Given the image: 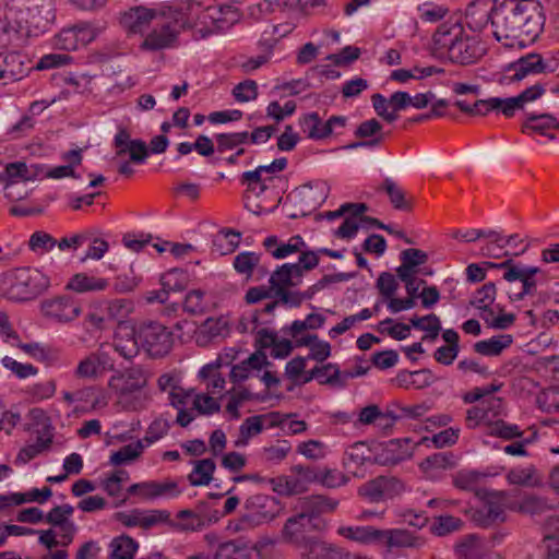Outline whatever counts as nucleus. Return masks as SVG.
Segmentation results:
<instances>
[{
	"label": "nucleus",
	"instance_id": "de8ad7c7",
	"mask_svg": "<svg viewBox=\"0 0 559 559\" xmlns=\"http://www.w3.org/2000/svg\"><path fill=\"white\" fill-rule=\"evenodd\" d=\"M463 526V521L453 515L436 516L430 526V532L436 536H447L453 532L460 531Z\"/></svg>",
	"mask_w": 559,
	"mask_h": 559
},
{
	"label": "nucleus",
	"instance_id": "7c9ffc66",
	"mask_svg": "<svg viewBox=\"0 0 559 559\" xmlns=\"http://www.w3.org/2000/svg\"><path fill=\"white\" fill-rule=\"evenodd\" d=\"M108 280L96 277L86 273L74 274L66 285L67 290L78 294L102 292L108 287Z\"/></svg>",
	"mask_w": 559,
	"mask_h": 559
},
{
	"label": "nucleus",
	"instance_id": "774afa93",
	"mask_svg": "<svg viewBox=\"0 0 559 559\" xmlns=\"http://www.w3.org/2000/svg\"><path fill=\"white\" fill-rule=\"evenodd\" d=\"M451 455L445 453H435L430 456H427L420 464L419 467L425 472L429 473L435 469H445L449 466H452Z\"/></svg>",
	"mask_w": 559,
	"mask_h": 559
},
{
	"label": "nucleus",
	"instance_id": "338daca9",
	"mask_svg": "<svg viewBox=\"0 0 559 559\" xmlns=\"http://www.w3.org/2000/svg\"><path fill=\"white\" fill-rule=\"evenodd\" d=\"M348 481V477L341 472L335 469L320 471L318 468V479L316 483H320L326 488H336L345 485Z\"/></svg>",
	"mask_w": 559,
	"mask_h": 559
},
{
	"label": "nucleus",
	"instance_id": "6ab92c4d",
	"mask_svg": "<svg viewBox=\"0 0 559 559\" xmlns=\"http://www.w3.org/2000/svg\"><path fill=\"white\" fill-rule=\"evenodd\" d=\"M463 26L460 23L439 25L432 36L431 53L437 58H447L457 38L463 35Z\"/></svg>",
	"mask_w": 559,
	"mask_h": 559
},
{
	"label": "nucleus",
	"instance_id": "473e14b6",
	"mask_svg": "<svg viewBox=\"0 0 559 559\" xmlns=\"http://www.w3.org/2000/svg\"><path fill=\"white\" fill-rule=\"evenodd\" d=\"M331 352H310L307 357L297 356L287 362L285 368V374L288 379L296 383H302V379L308 372H305L306 362L309 359L317 360L318 362H323L329 356Z\"/></svg>",
	"mask_w": 559,
	"mask_h": 559
},
{
	"label": "nucleus",
	"instance_id": "37998d69",
	"mask_svg": "<svg viewBox=\"0 0 559 559\" xmlns=\"http://www.w3.org/2000/svg\"><path fill=\"white\" fill-rule=\"evenodd\" d=\"M459 559H484L483 547L475 535H467L455 545Z\"/></svg>",
	"mask_w": 559,
	"mask_h": 559
},
{
	"label": "nucleus",
	"instance_id": "a878e982",
	"mask_svg": "<svg viewBox=\"0 0 559 559\" xmlns=\"http://www.w3.org/2000/svg\"><path fill=\"white\" fill-rule=\"evenodd\" d=\"M7 46L11 47V50L5 52L2 60V80L11 82L19 81L24 78L29 70L25 63L26 56L22 55V48H14L8 44ZM3 84H7V82H3Z\"/></svg>",
	"mask_w": 559,
	"mask_h": 559
},
{
	"label": "nucleus",
	"instance_id": "aec40b11",
	"mask_svg": "<svg viewBox=\"0 0 559 559\" xmlns=\"http://www.w3.org/2000/svg\"><path fill=\"white\" fill-rule=\"evenodd\" d=\"M338 506V501L323 495H311L300 500V509L305 512L320 530H324L326 524L321 519V514L333 512Z\"/></svg>",
	"mask_w": 559,
	"mask_h": 559
},
{
	"label": "nucleus",
	"instance_id": "a18cd8bd",
	"mask_svg": "<svg viewBox=\"0 0 559 559\" xmlns=\"http://www.w3.org/2000/svg\"><path fill=\"white\" fill-rule=\"evenodd\" d=\"M261 254L245 251L234 258L233 266L238 274L245 275L247 280L252 277L253 270L258 267Z\"/></svg>",
	"mask_w": 559,
	"mask_h": 559
},
{
	"label": "nucleus",
	"instance_id": "c85d7f7f",
	"mask_svg": "<svg viewBox=\"0 0 559 559\" xmlns=\"http://www.w3.org/2000/svg\"><path fill=\"white\" fill-rule=\"evenodd\" d=\"M337 533L356 543L362 545H381V537L383 536L382 530L373 526H341Z\"/></svg>",
	"mask_w": 559,
	"mask_h": 559
},
{
	"label": "nucleus",
	"instance_id": "603ef678",
	"mask_svg": "<svg viewBox=\"0 0 559 559\" xmlns=\"http://www.w3.org/2000/svg\"><path fill=\"white\" fill-rule=\"evenodd\" d=\"M160 282L162 287H164L168 293L181 292L186 288L187 275L182 270L173 269L163 274Z\"/></svg>",
	"mask_w": 559,
	"mask_h": 559
},
{
	"label": "nucleus",
	"instance_id": "0eeeda50",
	"mask_svg": "<svg viewBox=\"0 0 559 559\" xmlns=\"http://www.w3.org/2000/svg\"><path fill=\"white\" fill-rule=\"evenodd\" d=\"M485 265L490 269L504 270L503 278L508 282L520 281L522 283V290L518 294L510 295L512 301L523 300L526 296L536 293L537 280L535 275L542 272L539 267L523 265L514 262L513 259H507L501 263L485 262Z\"/></svg>",
	"mask_w": 559,
	"mask_h": 559
},
{
	"label": "nucleus",
	"instance_id": "ea45409f",
	"mask_svg": "<svg viewBox=\"0 0 559 559\" xmlns=\"http://www.w3.org/2000/svg\"><path fill=\"white\" fill-rule=\"evenodd\" d=\"M216 464L213 459H203L194 462L192 472L188 475V480L192 486H206L213 479Z\"/></svg>",
	"mask_w": 559,
	"mask_h": 559
},
{
	"label": "nucleus",
	"instance_id": "412c9836",
	"mask_svg": "<svg viewBox=\"0 0 559 559\" xmlns=\"http://www.w3.org/2000/svg\"><path fill=\"white\" fill-rule=\"evenodd\" d=\"M326 195H316L313 188L310 185H304L293 191L289 199L294 202V206L298 207V211L289 214L290 218L304 217L310 215L321 203L325 200Z\"/></svg>",
	"mask_w": 559,
	"mask_h": 559
},
{
	"label": "nucleus",
	"instance_id": "052dcab7",
	"mask_svg": "<svg viewBox=\"0 0 559 559\" xmlns=\"http://www.w3.org/2000/svg\"><path fill=\"white\" fill-rule=\"evenodd\" d=\"M417 11L419 12V17L424 22L430 23L441 21L449 13V9L447 7L433 4L430 2H425L418 5Z\"/></svg>",
	"mask_w": 559,
	"mask_h": 559
},
{
	"label": "nucleus",
	"instance_id": "4be33fe9",
	"mask_svg": "<svg viewBox=\"0 0 559 559\" xmlns=\"http://www.w3.org/2000/svg\"><path fill=\"white\" fill-rule=\"evenodd\" d=\"M300 557L301 559H350L352 554L337 545L314 537L300 550Z\"/></svg>",
	"mask_w": 559,
	"mask_h": 559
},
{
	"label": "nucleus",
	"instance_id": "f704fd0d",
	"mask_svg": "<svg viewBox=\"0 0 559 559\" xmlns=\"http://www.w3.org/2000/svg\"><path fill=\"white\" fill-rule=\"evenodd\" d=\"M299 126L302 132L312 140H323L331 135V129L318 112H309L300 117Z\"/></svg>",
	"mask_w": 559,
	"mask_h": 559
},
{
	"label": "nucleus",
	"instance_id": "f3484780",
	"mask_svg": "<svg viewBox=\"0 0 559 559\" xmlns=\"http://www.w3.org/2000/svg\"><path fill=\"white\" fill-rule=\"evenodd\" d=\"M29 37L49 31L56 20L53 0H28Z\"/></svg>",
	"mask_w": 559,
	"mask_h": 559
},
{
	"label": "nucleus",
	"instance_id": "8fccbe9b",
	"mask_svg": "<svg viewBox=\"0 0 559 559\" xmlns=\"http://www.w3.org/2000/svg\"><path fill=\"white\" fill-rule=\"evenodd\" d=\"M52 443V436L49 435L47 437L38 436L36 442L25 448L21 449L16 461H21L22 463H27L34 457H36L41 452L48 450Z\"/></svg>",
	"mask_w": 559,
	"mask_h": 559
},
{
	"label": "nucleus",
	"instance_id": "0e129e2a",
	"mask_svg": "<svg viewBox=\"0 0 559 559\" xmlns=\"http://www.w3.org/2000/svg\"><path fill=\"white\" fill-rule=\"evenodd\" d=\"M299 253L298 262L293 264L295 267L298 266L299 275L302 278L306 272H309L318 266L320 261V252H318V250L314 251L308 248H302Z\"/></svg>",
	"mask_w": 559,
	"mask_h": 559
},
{
	"label": "nucleus",
	"instance_id": "4c0bfd02",
	"mask_svg": "<svg viewBox=\"0 0 559 559\" xmlns=\"http://www.w3.org/2000/svg\"><path fill=\"white\" fill-rule=\"evenodd\" d=\"M559 122L556 117L549 114L542 115H528L526 120L522 126L523 132H536L543 135L549 136L550 139H555L554 134H548L546 131L549 129H558Z\"/></svg>",
	"mask_w": 559,
	"mask_h": 559
},
{
	"label": "nucleus",
	"instance_id": "6e6552de",
	"mask_svg": "<svg viewBox=\"0 0 559 559\" xmlns=\"http://www.w3.org/2000/svg\"><path fill=\"white\" fill-rule=\"evenodd\" d=\"M406 491V484L395 476H377L358 487L357 493L370 503L393 500Z\"/></svg>",
	"mask_w": 559,
	"mask_h": 559
},
{
	"label": "nucleus",
	"instance_id": "864d4df0",
	"mask_svg": "<svg viewBox=\"0 0 559 559\" xmlns=\"http://www.w3.org/2000/svg\"><path fill=\"white\" fill-rule=\"evenodd\" d=\"M485 476L477 471H461L453 476V485L462 490H476L477 485Z\"/></svg>",
	"mask_w": 559,
	"mask_h": 559
},
{
	"label": "nucleus",
	"instance_id": "f03ea898",
	"mask_svg": "<svg viewBox=\"0 0 559 559\" xmlns=\"http://www.w3.org/2000/svg\"><path fill=\"white\" fill-rule=\"evenodd\" d=\"M493 28L498 41L513 47L534 43L544 29L545 14L543 5L536 0H504L496 4L486 17Z\"/></svg>",
	"mask_w": 559,
	"mask_h": 559
},
{
	"label": "nucleus",
	"instance_id": "ddd939ff",
	"mask_svg": "<svg viewBox=\"0 0 559 559\" xmlns=\"http://www.w3.org/2000/svg\"><path fill=\"white\" fill-rule=\"evenodd\" d=\"M222 518L221 511L215 503L207 500L199 501L193 509H185L177 513V519L187 520L180 524L183 531H201Z\"/></svg>",
	"mask_w": 559,
	"mask_h": 559
},
{
	"label": "nucleus",
	"instance_id": "69168bd1",
	"mask_svg": "<svg viewBox=\"0 0 559 559\" xmlns=\"http://www.w3.org/2000/svg\"><path fill=\"white\" fill-rule=\"evenodd\" d=\"M53 46L60 50L72 51L79 48L74 27L63 28L53 38Z\"/></svg>",
	"mask_w": 559,
	"mask_h": 559
},
{
	"label": "nucleus",
	"instance_id": "79ce46f5",
	"mask_svg": "<svg viewBox=\"0 0 559 559\" xmlns=\"http://www.w3.org/2000/svg\"><path fill=\"white\" fill-rule=\"evenodd\" d=\"M264 416L254 415L246 418L239 427V436L235 441L236 447H245L249 439L263 430Z\"/></svg>",
	"mask_w": 559,
	"mask_h": 559
},
{
	"label": "nucleus",
	"instance_id": "9d476101",
	"mask_svg": "<svg viewBox=\"0 0 559 559\" xmlns=\"http://www.w3.org/2000/svg\"><path fill=\"white\" fill-rule=\"evenodd\" d=\"M476 495L484 500L481 507L472 510L471 519L477 526L489 527L506 521L504 500L507 493L504 491L481 489L476 490Z\"/></svg>",
	"mask_w": 559,
	"mask_h": 559
},
{
	"label": "nucleus",
	"instance_id": "9b49d317",
	"mask_svg": "<svg viewBox=\"0 0 559 559\" xmlns=\"http://www.w3.org/2000/svg\"><path fill=\"white\" fill-rule=\"evenodd\" d=\"M40 312L56 323H68L75 320L82 312L80 302L71 296L60 295L46 298L40 302Z\"/></svg>",
	"mask_w": 559,
	"mask_h": 559
},
{
	"label": "nucleus",
	"instance_id": "a211bd4d",
	"mask_svg": "<svg viewBox=\"0 0 559 559\" xmlns=\"http://www.w3.org/2000/svg\"><path fill=\"white\" fill-rule=\"evenodd\" d=\"M484 52L485 50L479 41L474 37L465 35L463 32V35L457 38L447 58L453 63L466 66L476 62Z\"/></svg>",
	"mask_w": 559,
	"mask_h": 559
},
{
	"label": "nucleus",
	"instance_id": "c9c22d12",
	"mask_svg": "<svg viewBox=\"0 0 559 559\" xmlns=\"http://www.w3.org/2000/svg\"><path fill=\"white\" fill-rule=\"evenodd\" d=\"M394 381L401 388L423 389L430 385L432 382V374L426 368L414 371L402 370L397 373Z\"/></svg>",
	"mask_w": 559,
	"mask_h": 559
},
{
	"label": "nucleus",
	"instance_id": "2eb2a0df",
	"mask_svg": "<svg viewBox=\"0 0 559 559\" xmlns=\"http://www.w3.org/2000/svg\"><path fill=\"white\" fill-rule=\"evenodd\" d=\"M173 333L157 321H143L136 324L138 349H152L153 347L170 348Z\"/></svg>",
	"mask_w": 559,
	"mask_h": 559
},
{
	"label": "nucleus",
	"instance_id": "cd10ccee",
	"mask_svg": "<svg viewBox=\"0 0 559 559\" xmlns=\"http://www.w3.org/2000/svg\"><path fill=\"white\" fill-rule=\"evenodd\" d=\"M313 379L318 380L321 384H331L334 386H344L346 384L343 371H340L338 367L332 364L314 366L308 371L301 382L305 384Z\"/></svg>",
	"mask_w": 559,
	"mask_h": 559
},
{
	"label": "nucleus",
	"instance_id": "3c124183",
	"mask_svg": "<svg viewBox=\"0 0 559 559\" xmlns=\"http://www.w3.org/2000/svg\"><path fill=\"white\" fill-rule=\"evenodd\" d=\"M143 443L138 440L134 444H127L120 448L117 452H114L110 456V463L112 465H121L127 462L133 461L140 456L143 451Z\"/></svg>",
	"mask_w": 559,
	"mask_h": 559
},
{
	"label": "nucleus",
	"instance_id": "a19ab883",
	"mask_svg": "<svg viewBox=\"0 0 559 559\" xmlns=\"http://www.w3.org/2000/svg\"><path fill=\"white\" fill-rule=\"evenodd\" d=\"M507 480L512 485L525 487H538L542 485V477L534 465L526 468H513L507 474Z\"/></svg>",
	"mask_w": 559,
	"mask_h": 559
},
{
	"label": "nucleus",
	"instance_id": "1a4fd4ad",
	"mask_svg": "<svg viewBox=\"0 0 559 559\" xmlns=\"http://www.w3.org/2000/svg\"><path fill=\"white\" fill-rule=\"evenodd\" d=\"M325 317L320 313H310L305 320H295L289 328L282 329L284 335H289L296 347H308L309 349H331L328 342L318 340V336L310 332L321 328Z\"/></svg>",
	"mask_w": 559,
	"mask_h": 559
},
{
	"label": "nucleus",
	"instance_id": "bf43d9fd",
	"mask_svg": "<svg viewBox=\"0 0 559 559\" xmlns=\"http://www.w3.org/2000/svg\"><path fill=\"white\" fill-rule=\"evenodd\" d=\"M302 248H307V245L302 237L293 236L287 242L280 243L271 254L275 259H285L288 255L301 251Z\"/></svg>",
	"mask_w": 559,
	"mask_h": 559
},
{
	"label": "nucleus",
	"instance_id": "f8f14e48",
	"mask_svg": "<svg viewBox=\"0 0 559 559\" xmlns=\"http://www.w3.org/2000/svg\"><path fill=\"white\" fill-rule=\"evenodd\" d=\"M548 72V64L539 53L531 52L508 63L503 69V76L500 83L521 82L531 75Z\"/></svg>",
	"mask_w": 559,
	"mask_h": 559
},
{
	"label": "nucleus",
	"instance_id": "58836bf2",
	"mask_svg": "<svg viewBox=\"0 0 559 559\" xmlns=\"http://www.w3.org/2000/svg\"><path fill=\"white\" fill-rule=\"evenodd\" d=\"M250 548L241 539H233L218 544L214 559H249Z\"/></svg>",
	"mask_w": 559,
	"mask_h": 559
},
{
	"label": "nucleus",
	"instance_id": "e433bc0d",
	"mask_svg": "<svg viewBox=\"0 0 559 559\" xmlns=\"http://www.w3.org/2000/svg\"><path fill=\"white\" fill-rule=\"evenodd\" d=\"M288 335L278 337L277 334L267 329H261L257 333L255 349H294L295 343Z\"/></svg>",
	"mask_w": 559,
	"mask_h": 559
},
{
	"label": "nucleus",
	"instance_id": "4d7b16f0",
	"mask_svg": "<svg viewBox=\"0 0 559 559\" xmlns=\"http://www.w3.org/2000/svg\"><path fill=\"white\" fill-rule=\"evenodd\" d=\"M497 288L495 283L489 282L478 288L471 300V305L477 309L486 308L493 304L496 299Z\"/></svg>",
	"mask_w": 559,
	"mask_h": 559
},
{
	"label": "nucleus",
	"instance_id": "6e6d98bb",
	"mask_svg": "<svg viewBox=\"0 0 559 559\" xmlns=\"http://www.w3.org/2000/svg\"><path fill=\"white\" fill-rule=\"evenodd\" d=\"M183 310L192 316L204 314L206 312L204 292L201 289H193L189 292L183 301Z\"/></svg>",
	"mask_w": 559,
	"mask_h": 559
},
{
	"label": "nucleus",
	"instance_id": "09e8293b",
	"mask_svg": "<svg viewBox=\"0 0 559 559\" xmlns=\"http://www.w3.org/2000/svg\"><path fill=\"white\" fill-rule=\"evenodd\" d=\"M383 189L386 192L392 206L400 211L411 210V203L406 200L404 190L392 179L386 178L383 181Z\"/></svg>",
	"mask_w": 559,
	"mask_h": 559
},
{
	"label": "nucleus",
	"instance_id": "c756f323",
	"mask_svg": "<svg viewBox=\"0 0 559 559\" xmlns=\"http://www.w3.org/2000/svg\"><path fill=\"white\" fill-rule=\"evenodd\" d=\"M301 281L298 266L295 267L293 263H284L271 274L269 283L273 292H278L281 288L297 286Z\"/></svg>",
	"mask_w": 559,
	"mask_h": 559
},
{
	"label": "nucleus",
	"instance_id": "49530a36",
	"mask_svg": "<svg viewBox=\"0 0 559 559\" xmlns=\"http://www.w3.org/2000/svg\"><path fill=\"white\" fill-rule=\"evenodd\" d=\"M270 178H263L262 174L259 173V170H249L242 173L240 177L241 185L247 186V190L245 193L253 194L255 197H260L262 193H264L267 190L266 181L271 180Z\"/></svg>",
	"mask_w": 559,
	"mask_h": 559
},
{
	"label": "nucleus",
	"instance_id": "20e7f679",
	"mask_svg": "<svg viewBox=\"0 0 559 559\" xmlns=\"http://www.w3.org/2000/svg\"><path fill=\"white\" fill-rule=\"evenodd\" d=\"M28 0H5L2 9V35L8 45L23 48L29 37Z\"/></svg>",
	"mask_w": 559,
	"mask_h": 559
},
{
	"label": "nucleus",
	"instance_id": "b1692460",
	"mask_svg": "<svg viewBox=\"0 0 559 559\" xmlns=\"http://www.w3.org/2000/svg\"><path fill=\"white\" fill-rule=\"evenodd\" d=\"M112 369L114 362L109 359L106 352L91 353L80 361L75 370V376L78 378L95 379L102 376L106 370Z\"/></svg>",
	"mask_w": 559,
	"mask_h": 559
},
{
	"label": "nucleus",
	"instance_id": "e2e57ef3",
	"mask_svg": "<svg viewBox=\"0 0 559 559\" xmlns=\"http://www.w3.org/2000/svg\"><path fill=\"white\" fill-rule=\"evenodd\" d=\"M27 164L25 162H14L5 165L4 175H2V181L26 183Z\"/></svg>",
	"mask_w": 559,
	"mask_h": 559
},
{
	"label": "nucleus",
	"instance_id": "f257e3e1",
	"mask_svg": "<svg viewBox=\"0 0 559 559\" xmlns=\"http://www.w3.org/2000/svg\"><path fill=\"white\" fill-rule=\"evenodd\" d=\"M240 19L238 10L231 5H210L203 8L202 0H180L178 17L174 23L164 24L151 32L141 44L144 50L168 48L177 39L180 29H191L194 39H204L229 31Z\"/></svg>",
	"mask_w": 559,
	"mask_h": 559
},
{
	"label": "nucleus",
	"instance_id": "423d86ee",
	"mask_svg": "<svg viewBox=\"0 0 559 559\" xmlns=\"http://www.w3.org/2000/svg\"><path fill=\"white\" fill-rule=\"evenodd\" d=\"M290 475L269 478L272 489L278 496L292 497L308 490L310 484L318 479V468L311 465H294Z\"/></svg>",
	"mask_w": 559,
	"mask_h": 559
},
{
	"label": "nucleus",
	"instance_id": "72a5a7b5",
	"mask_svg": "<svg viewBox=\"0 0 559 559\" xmlns=\"http://www.w3.org/2000/svg\"><path fill=\"white\" fill-rule=\"evenodd\" d=\"M227 333L228 328L225 320L209 318L197 332V344L202 347L207 346L214 338L222 337Z\"/></svg>",
	"mask_w": 559,
	"mask_h": 559
},
{
	"label": "nucleus",
	"instance_id": "7ed1b4c3",
	"mask_svg": "<svg viewBox=\"0 0 559 559\" xmlns=\"http://www.w3.org/2000/svg\"><path fill=\"white\" fill-rule=\"evenodd\" d=\"M50 286V276L38 267L19 266L2 273V295L13 301L35 300Z\"/></svg>",
	"mask_w": 559,
	"mask_h": 559
},
{
	"label": "nucleus",
	"instance_id": "c03bdc74",
	"mask_svg": "<svg viewBox=\"0 0 559 559\" xmlns=\"http://www.w3.org/2000/svg\"><path fill=\"white\" fill-rule=\"evenodd\" d=\"M27 245L33 253L43 255L57 246V239L45 230H36L29 236Z\"/></svg>",
	"mask_w": 559,
	"mask_h": 559
},
{
	"label": "nucleus",
	"instance_id": "4468645a",
	"mask_svg": "<svg viewBox=\"0 0 559 559\" xmlns=\"http://www.w3.org/2000/svg\"><path fill=\"white\" fill-rule=\"evenodd\" d=\"M321 531L312 520L300 510L299 513L288 518L282 528L283 542L294 545L299 551L312 538L308 536L311 532Z\"/></svg>",
	"mask_w": 559,
	"mask_h": 559
},
{
	"label": "nucleus",
	"instance_id": "13d9d810",
	"mask_svg": "<svg viewBox=\"0 0 559 559\" xmlns=\"http://www.w3.org/2000/svg\"><path fill=\"white\" fill-rule=\"evenodd\" d=\"M371 452V449L366 442L358 441L346 450V456L348 461L354 463L356 466H361L366 462H372Z\"/></svg>",
	"mask_w": 559,
	"mask_h": 559
},
{
	"label": "nucleus",
	"instance_id": "5701e85b",
	"mask_svg": "<svg viewBox=\"0 0 559 559\" xmlns=\"http://www.w3.org/2000/svg\"><path fill=\"white\" fill-rule=\"evenodd\" d=\"M114 144L118 148L119 156L129 153L130 160L135 164H143L148 156V148L143 140H131L126 129H120L115 135Z\"/></svg>",
	"mask_w": 559,
	"mask_h": 559
},
{
	"label": "nucleus",
	"instance_id": "bb28decb",
	"mask_svg": "<svg viewBox=\"0 0 559 559\" xmlns=\"http://www.w3.org/2000/svg\"><path fill=\"white\" fill-rule=\"evenodd\" d=\"M382 533L381 545H385L388 548H419L424 545L421 537L406 530H382Z\"/></svg>",
	"mask_w": 559,
	"mask_h": 559
},
{
	"label": "nucleus",
	"instance_id": "dca6fc26",
	"mask_svg": "<svg viewBox=\"0 0 559 559\" xmlns=\"http://www.w3.org/2000/svg\"><path fill=\"white\" fill-rule=\"evenodd\" d=\"M414 448L409 438L392 439L380 444L372 456V463L381 466H395L411 459Z\"/></svg>",
	"mask_w": 559,
	"mask_h": 559
},
{
	"label": "nucleus",
	"instance_id": "2f4dec72",
	"mask_svg": "<svg viewBox=\"0 0 559 559\" xmlns=\"http://www.w3.org/2000/svg\"><path fill=\"white\" fill-rule=\"evenodd\" d=\"M510 510L532 516L543 514L555 508V503L546 497L533 493L525 495L521 501L512 503Z\"/></svg>",
	"mask_w": 559,
	"mask_h": 559
},
{
	"label": "nucleus",
	"instance_id": "5fc2aeb1",
	"mask_svg": "<svg viewBox=\"0 0 559 559\" xmlns=\"http://www.w3.org/2000/svg\"><path fill=\"white\" fill-rule=\"evenodd\" d=\"M411 323L415 329L428 332L426 337L436 338L441 330L440 319L431 313L424 317H413Z\"/></svg>",
	"mask_w": 559,
	"mask_h": 559
},
{
	"label": "nucleus",
	"instance_id": "393cba45",
	"mask_svg": "<svg viewBox=\"0 0 559 559\" xmlns=\"http://www.w3.org/2000/svg\"><path fill=\"white\" fill-rule=\"evenodd\" d=\"M155 12L144 7H134L121 13L120 25L129 34H141L154 19Z\"/></svg>",
	"mask_w": 559,
	"mask_h": 559
},
{
	"label": "nucleus",
	"instance_id": "39448f33",
	"mask_svg": "<svg viewBox=\"0 0 559 559\" xmlns=\"http://www.w3.org/2000/svg\"><path fill=\"white\" fill-rule=\"evenodd\" d=\"M282 502L273 496L255 493L243 503V514L235 525V531H242L270 522L280 515Z\"/></svg>",
	"mask_w": 559,
	"mask_h": 559
},
{
	"label": "nucleus",
	"instance_id": "680f3d73",
	"mask_svg": "<svg viewBox=\"0 0 559 559\" xmlns=\"http://www.w3.org/2000/svg\"><path fill=\"white\" fill-rule=\"evenodd\" d=\"M231 94L239 103L254 100L258 97V84L253 80H245L233 88Z\"/></svg>",
	"mask_w": 559,
	"mask_h": 559
}]
</instances>
